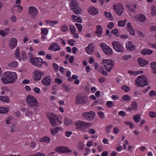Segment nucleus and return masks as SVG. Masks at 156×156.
<instances>
[{
	"mask_svg": "<svg viewBox=\"0 0 156 156\" xmlns=\"http://www.w3.org/2000/svg\"><path fill=\"white\" fill-rule=\"evenodd\" d=\"M17 78V75L15 72L8 71L4 72L1 78L4 84H11L14 83Z\"/></svg>",
	"mask_w": 156,
	"mask_h": 156,
	"instance_id": "1",
	"label": "nucleus"
},
{
	"mask_svg": "<svg viewBox=\"0 0 156 156\" xmlns=\"http://www.w3.org/2000/svg\"><path fill=\"white\" fill-rule=\"evenodd\" d=\"M135 85L138 87H143L148 84L147 78L144 76H138L135 80Z\"/></svg>",
	"mask_w": 156,
	"mask_h": 156,
	"instance_id": "2",
	"label": "nucleus"
},
{
	"mask_svg": "<svg viewBox=\"0 0 156 156\" xmlns=\"http://www.w3.org/2000/svg\"><path fill=\"white\" fill-rule=\"evenodd\" d=\"M27 104L31 107H36L38 105L37 99L33 96L28 95L26 99Z\"/></svg>",
	"mask_w": 156,
	"mask_h": 156,
	"instance_id": "3",
	"label": "nucleus"
},
{
	"mask_svg": "<svg viewBox=\"0 0 156 156\" xmlns=\"http://www.w3.org/2000/svg\"><path fill=\"white\" fill-rule=\"evenodd\" d=\"M102 63L103 64L105 70L108 72L111 71L114 65V61L110 59L103 60Z\"/></svg>",
	"mask_w": 156,
	"mask_h": 156,
	"instance_id": "4",
	"label": "nucleus"
},
{
	"mask_svg": "<svg viewBox=\"0 0 156 156\" xmlns=\"http://www.w3.org/2000/svg\"><path fill=\"white\" fill-rule=\"evenodd\" d=\"M48 117L51 125L53 126H56L58 123L59 124H61L62 123V121L60 120L58 116L53 113L51 114L50 115H49Z\"/></svg>",
	"mask_w": 156,
	"mask_h": 156,
	"instance_id": "5",
	"label": "nucleus"
},
{
	"mask_svg": "<svg viewBox=\"0 0 156 156\" xmlns=\"http://www.w3.org/2000/svg\"><path fill=\"white\" fill-rule=\"evenodd\" d=\"M112 44L116 51L121 53L124 51V48L123 45L119 41H114L112 42Z\"/></svg>",
	"mask_w": 156,
	"mask_h": 156,
	"instance_id": "6",
	"label": "nucleus"
},
{
	"mask_svg": "<svg viewBox=\"0 0 156 156\" xmlns=\"http://www.w3.org/2000/svg\"><path fill=\"white\" fill-rule=\"evenodd\" d=\"M95 113L93 111L83 112L82 115V118L88 121L92 120L94 117Z\"/></svg>",
	"mask_w": 156,
	"mask_h": 156,
	"instance_id": "7",
	"label": "nucleus"
},
{
	"mask_svg": "<svg viewBox=\"0 0 156 156\" xmlns=\"http://www.w3.org/2000/svg\"><path fill=\"white\" fill-rule=\"evenodd\" d=\"M113 8L117 14L120 16L123 13L124 8L122 5L120 3H115L113 5Z\"/></svg>",
	"mask_w": 156,
	"mask_h": 156,
	"instance_id": "8",
	"label": "nucleus"
},
{
	"mask_svg": "<svg viewBox=\"0 0 156 156\" xmlns=\"http://www.w3.org/2000/svg\"><path fill=\"white\" fill-rule=\"evenodd\" d=\"M30 61L33 65L38 67H41L43 62V59L40 57L31 58Z\"/></svg>",
	"mask_w": 156,
	"mask_h": 156,
	"instance_id": "9",
	"label": "nucleus"
},
{
	"mask_svg": "<svg viewBox=\"0 0 156 156\" xmlns=\"http://www.w3.org/2000/svg\"><path fill=\"white\" fill-rule=\"evenodd\" d=\"M44 73L40 70H35L33 73V77L35 81L40 80L42 76L44 75Z\"/></svg>",
	"mask_w": 156,
	"mask_h": 156,
	"instance_id": "10",
	"label": "nucleus"
},
{
	"mask_svg": "<svg viewBox=\"0 0 156 156\" xmlns=\"http://www.w3.org/2000/svg\"><path fill=\"white\" fill-rule=\"evenodd\" d=\"M100 46L103 49L104 52L106 55H111L112 53V51L109 47L104 43L100 44Z\"/></svg>",
	"mask_w": 156,
	"mask_h": 156,
	"instance_id": "11",
	"label": "nucleus"
},
{
	"mask_svg": "<svg viewBox=\"0 0 156 156\" xmlns=\"http://www.w3.org/2000/svg\"><path fill=\"white\" fill-rule=\"evenodd\" d=\"M70 9L74 12L75 14L77 13L78 12V8L77 3L76 0H71L70 3Z\"/></svg>",
	"mask_w": 156,
	"mask_h": 156,
	"instance_id": "12",
	"label": "nucleus"
},
{
	"mask_svg": "<svg viewBox=\"0 0 156 156\" xmlns=\"http://www.w3.org/2000/svg\"><path fill=\"white\" fill-rule=\"evenodd\" d=\"M94 45L93 43H89L85 48L86 53L89 55L93 54L94 51Z\"/></svg>",
	"mask_w": 156,
	"mask_h": 156,
	"instance_id": "13",
	"label": "nucleus"
},
{
	"mask_svg": "<svg viewBox=\"0 0 156 156\" xmlns=\"http://www.w3.org/2000/svg\"><path fill=\"white\" fill-rule=\"evenodd\" d=\"M28 12L29 14H31L33 18H35L37 14V9L34 7L31 6L29 7Z\"/></svg>",
	"mask_w": 156,
	"mask_h": 156,
	"instance_id": "14",
	"label": "nucleus"
},
{
	"mask_svg": "<svg viewBox=\"0 0 156 156\" xmlns=\"http://www.w3.org/2000/svg\"><path fill=\"white\" fill-rule=\"evenodd\" d=\"M9 46L11 49L14 48L17 45V40L16 38L11 39L9 41Z\"/></svg>",
	"mask_w": 156,
	"mask_h": 156,
	"instance_id": "15",
	"label": "nucleus"
},
{
	"mask_svg": "<svg viewBox=\"0 0 156 156\" xmlns=\"http://www.w3.org/2000/svg\"><path fill=\"white\" fill-rule=\"evenodd\" d=\"M51 79L50 77L46 76L43 78L42 81L41 83L45 86H48L51 83Z\"/></svg>",
	"mask_w": 156,
	"mask_h": 156,
	"instance_id": "16",
	"label": "nucleus"
},
{
	"mask_svg": "<svg viewBox=\"0 0 156 156\" xmlns=\"http://www.w3.org/2000/svg\"><path fill=\"white\" fill-rule=\"evenodd\" d=\"M55 150L60 153L69 152L71 151L68 147H59L56 148Z\"/></svg>",
	"mask_w": 156,
	"mask_h": 156,
	"instance_id": "17",
	"label": "nucleus"
},
{
	"mask_svg": "<svg viewBox=\"0 0 156 156\" xmlns=\"http://www.w3.org/2000/svg\"><path fill=\"white\" fill-rule=\"evenodd\" d=\"M126 48L127 49L131 51L134 50L135 49V46L131 41L127 42L126 44Z\"/></svg>",
	"mask_w": 156,
	"mask_h": 156,
	"instance_id": "18",
	"label": "nucleus"
},
{
	"mask_svg": "<svg viewBox=\"0 0 156 156\" xmlns=\"http://www.w3.org/2000/svg\"><path fill=\"white\" fill-rule=\"evenodd\" d=\"M90 123H87L85 122L79 121V129L83 130L85 129L87 125L89 126Z\"/></svg>",
	"mask_w": 156,
	"mask_h": 156,
	"instance_id": "19",
	"label": "nucleus"
},
{
	"mask_svg": "<svg viewBox=\"0 0 156 156\" xmlns=\"http://www.w3.org/2000/svg\"><path fill=\"white\" fill-rule=\"evenodd\" d=\"M49 50H52L53 51H57L60 49V48L58 44L56 43H53L50 45L49 47Z\"/></svg>",
	"mask_w": 156,
	"mask_h": 156,
	"instance_id": "20",
	"label": "nucleus"
},
{
	"mask_svg": "<svg viewBox=\"0 0 156 156\" xmlns=\"http://www.w3.org/2000/svg\"><path fill=\"white\" fill-rule=\"evenodd\" d=\"M136 20L139 21L140 22L144 23L146 20V17L145 15L143 14H140L136 16Z\"/></svg>",
	"mask_w": 156,
	"mask_h": 156,
	"instance_id": "21",
	"label": "nucleus"
},
{
	"mask_svg": "<svg viewBox=\"0 0 156 156\" xmlns=\"http://www.w3.org/2000/svg\"><path fill=\"white\" fill-rule=\"evenodd\" d=\"M88 12L91 15H95L97 14L98 12V10L95 7L90 6L88 9Z\"/></svg>",
	"mask_w": 156,
	"mask_h": 156,
	"instance_id": "22",
	"label": "nucleus"
},
{
	"mask_svg": "<svg viewBox=\"0 0 156 156\" xmlns=\"http://www.w3.org/2000/svg\"><path fill=\"white\" fill-rule=\"evenodd\" d=\"M96 29L97 30L95 31V33L97 34L98 37H101L102 32L101 26L100 25H98L96 27Z\"/></svg>",
	"mask_w": 156,
	"mask_h": 156,
	"instance_id": "23",
	"label": "nucleus"
},
{
	"mask_svg": "<svg viewBox=\"0 0 156 156\" xmlns=\"http://www.w3.org/2000/svg\"><path fill=\"white\" fill-rule=\"evenodd\" d=\"M62 129L63 128L61 127H56L51 129V133L52 135H54L58 133L59 131H62Z\"/></svg>",
	"mask_w": 156,
	"mask_h": 156,
	"instance_id": "24",
	"label": "nucleus"
},
{
	"mask_svg": "<svg viewBox=\"0 0 156 156\" xmlns=\"http://www.w3.org/2000/svg\"><path fill=\"white\" fill-rule=\"evenodd\" d=\"M45 22L47 26H50L51 27H53L58 23V21H51L47 20H46Z\"/></svg>",
	"mask_w": 156,
	"mask_h": 156,
	"instance_id": "25",
	"label": "nucleus"
},
{
	"mask_svg": "<svg viewBox=\"0 0 156 156\" xmlns=\"http://www.w3.org/2000/svg\"><path fill=\"white\" fill-rule=\"evenodd\" d=\"M14 56L18 60H21L20 49L18 47H17L15 50Z\"/></svg>",
	"mask_w": 156,
	"mask_h": 156,
	"instance_id": "26",
	"label": "nucleus"
},
{
	"mask_svg": "<svg viewBox=\"0 0 156 156\" xmlns=\"http://www.w3.org/2000/svg\"><path fill=\"white\" fill-rule=\"evenodd\" d=\"M153 52V50L145 48L142 50L141 51V53L144 55L146 54L150 55Z\"/></svg>",
	"mask_w": 156,
	"mask_h": 156,
	"instance_id": "27",
	"label": "nucleus"
},
{
	"mask_svg": "<svg viewBox=\"0 0 156 156\" xmlns=\"http://www.w3.org/2000/svg\"><path fill=\"white\" fill-rule=\"evenodd\" d=\"M138 63L139 65L141 66H143L148 63V61L140 58L138 59Z\"/></svg>",
	"mask_w": 156,
	"mask_h": 156,
	"instance_id": "28",
	"label": "nucleus"
},
{
	"mask_svg": "<svg viewBox=\"0 0 156 156\" xmlns=\"http://www.w3.org/2000/svg\"><path fill=\"white\" fill-rule=\"evenodd\" d=\"M151 67L152 73L154 74H156V61L151 63Z\"/></svg>",
	"mask_w": 156,
	"mask_h": 156,
	"instance_id": "29",
	"label": "nucleus"
},
{
	"mask_svg": "<svg viewBox=\"0 0 156 156\" xmlns=\"http://www.w3.org/2000/svg\"><path fill=\"white\" fill-rule=\"evenodd\" d=\"M18 64L17 62L15 61H13L11 63L8 65L9 68L10 69L16 68L18 66Z\"/></svg>",
	"mask_w": 156,
	"mask_h": 156,
	"instance_id": "30",
	"label": "nucleus"
},
{
	"mask_svg": "<svg viewBox=\"0 0 156 156\" xmlns=\"http://www.w3.org/2000/svg\"><path fill=\"white\" fill-rule=\"evenodd\" d=\"M9 30L10 28H6L4 31L0 30V35L2 37H4L9 34Z\"/></svg>",
	"mask_w": 156,
	"mask_h": 156,
	"instance_id": "31",
	"label": "nucleus"
},
{
	"mask_svg": "<svg viewBox=\"0 0 156 156\" xmlns=\"http://www.w3.org/2000/svg\"><path fill=\"white\" fill-rule=\"evenodd\" d=\"M73 122V121L71 119H69L67 118H66L64 119V123L66 126H68L72 124Z\"/></svg>",
	"mask_w": 156,
	"mask_h": 156,
	"instance_id": "32",
	"label": "nucleus"
},
{
	"mask_svg": "<svg viewBox=\"0 0 156 156\" xmlns=\"http://www.w3.org/2000/svg\"><path fill=\"white\" fill-rule=\"evenodd\" d=\"M126 7L129 9V11H132L134 13H135L136 12V6L135 4H133V7L132 6H130L129 5H127Z\"/></svg>",
	"mask_w": 156,
	"mask_h": 156,
	"instance_id": "33",
	"label": "nucleus"
},
{
	"mask_svg": "<svg viewBox=\"0 0 156 156\" xmlns=\"http://www.w3.org/2000/svg\"><path fill=\"white\" fill-rule=\"evenodd\" d=\"M0 101L5 102H9L10 101L8 97L6 96H0Z\"/></svg>",
	"mask_w": 156,
	"mask_h": 156,
	"instance_id": "34",
	"label": "nucleus"
},
{
	"mask_svg": "<svg viewBox=\"0 0 156 156\" xmlns=\"http://www.w3.org/2000/svg\"><path fill=\"white\" fill-rule=\"evenodd\" d=\"M40 141L41 142H44L46 143H48L50 142V140L49 137L45 136L41 138Z\"/></svg>",
	"mask_w": 156,
	"mask_h": 156,
	"instance_id": "35",
	"label": "nucleus"
},
{
	"mask_svg": "<svg viewBox=\"0 0 156 156\" xmlns=\"http://www.w3.org/2000/svg\"><path fill=\"white\" fill-rule=\"evenodd\" d=\"M10 91V90L6 87H3L2 88L1 93L2 94H7Z\"/></svg>",
	"mask_w": 156,
	"mask_h": 156,
	"instance_id": "36",
	"label": "nucleus"
},
{
	"mask_svg": "<svg viewBox=\"0 0 156 156\" xmlns=\"http://www.w3.org/2000/svg\"><path fill=\"white\" fill-rule=\"evenodd\" d=\"M133 119L135 122L138 123L140 119V116L139 114H137L133 115Z\"/></svg>",
	"mask_w": 156,
	"mask_h": 156,
	"instance_id": "37",
	"label": "nucleus"
},
{
	"mask_svg": "<svg viewBox=\"0 0 156 156\" xmlns=\"http://www.w3.org/2000/svg\"><path fill=\"white\" fill-rule=\"evenodd\" d=\"M130 106L133 110H136L137 109V104L135 101H133Z\"/></svg>",
	"mask_w": 156,
	"mask_h": 156,
	"instance_id": "38",
	"label": "nucleus"
},
{
	"mask_svg": "<svg viewBox=\"0 0 156 156\" xmlns=\"http://www.w3.org/2000/svg\"><path fill=\"white\" fill-rule=\"evenodd\" d=\"M106 106L110 108H112L115 106V103L111 101H108L107 102Z\"/></svg>",
	"mask_w": 156,
	"mask_h": 156,
	"instance_id": "39",
	"label": "nucleus"
},
{
	"mask_svg": "<svg viewBox=\"0 0 156 156\" xmlns=\"http://www.w3.org/2000/svg\"><path fill=\"white\" fill-rule=\"evenodd\" d=\"M28 156H45V155L43 153L38 152L35 153L30 154Z\"/></svg>",
	"mask_w": 156,
	"mask_h": 156,
	"instance_id": "40",
	"label": "nucleus"
},
{
	"mask_svg": "<svg viewBox=\"0 0 156 156\" xmlns=\"http://www.w3.org/2000/svg\"><path fill=\"white\" fill-rule=\"evenodd\" d=\"M113 127V125L111 124L105 127V130L106 131V133L108 134L110 132V129H112Z\"/></svg>",
	"mask_w": 156,
	"mask_h": 156,
	"instance_id": "41",
	"label": "nucleus"
},
{
	"mask_svg": "<svg viewBox=\"0 0 156 156\" xmlns=\"http://www.w3.org/2000/svg\"><path fill=\"white\" fill-rule=\"evenodd\" d=\"M126 28L128 30L130 34H131L133 35H135V32L132 26L129 27H128L127 28Z\"/></svg>",
	"mask_w": 156,
	"mask_h": 156,
	"instance_id": "42",
	"label": "nucleus"
},
{
	"mask_svg": "<svg viewBox=\"0 0 156 156\" xmlns=\"http://www.w3.org/2000/svg\"><path fill=\"white\" fill-rule=\"evenodd\" d=\"M41 32L42 34L46 35L48 34V30L47 28H42L41 29Z\"/></svg>",
	"mask_w": 156,
	"mask_h": 156,
	"instance_id": "43",
	"label": "nucleus"
},
{
	"mask_svg": "<svg viewBox=\"0 0 156 156\" xmlns=\"http://www.w3.org/2000/svg\"><path fill=\"white\" fill-rule=\"evenodd\" d=\"M8 112L7 108L4 107H0V113H5Z\"/></svg>",
	"mask_w": 156,
	"mask_h": 156,
	"instance_id": "44",
	"label": "nucleus"
},
{
	"mask_svg": "<svg viewBox=\"0 0 156 156\" xmlns=\"http://www.w3.org/2000/svg\"><path fill=\"white\" fill-rule=\"evenodd\" d=\"M151 14L154 16L156 15V9H155V6L154 5L151 7Z\"/></svg>",
	"mask_w": 156,
	"mask_h": 156,
	"instance_id": "45",
	"label": "nucleus"
},
{
	"mask_svg": "<svg viewBox=\"0 0 156 156\" xmlns=\"http://www.w3.org/2000/svg\"><path fill=\"white\" fill-rule=\"evenodd\" d=\"M14 6L16 8L17 11L18 12H21L23 10V7L20 5H14Z\"/></svg>",
	"mask_w": 156,
	"mask_h": 156,
	"instance_id": "46",
	"label": "nucleus"
},
{
	"mask_svg": "<svg viewBox=\"0 0 156 156\" xmlns=\"http://www.w3.org/2000/svg\"><path fill=\"white\" fill-rule=\"evenodd\" d=\"M68 28L67 26L65 24L63 25L61 28V30L62 32L66 31H68Z\"/></svg>",
	"mask_w": 156,
	"mask_h": 156,
	"instance_id": "47",
	"label": "nucleus"
},
{
	"mask_svg": "<svg viewBox=\"0 0 156 156\" xmlns=\"http://www.w3.org/2000/svg\"><path fill=\"white\" fill-rule=\"evenodd\" d=\"M111 33L114 34L116 37H118L119 36V31L117 29H115L112 30Z\"/></svg>",
	"mask_w": 156,
	"mask_h": 156,
	"instance_id": "48",
	"label": "nucleus"
},
{
	"mask_svg": "<svg viewBox=\"0 0 156 156\" xmlns=\"http://www.w3.org/2000/svg\"><path fill=\"white\" fill-rule=\"evenodd\" d=\"M122 98L125 101H129L131 99L130 97L128 95H124L122 97Z\"/></svg>",
	"mask_w": 156,
	"mask_h": 156,
	"instance_id": "49",
	"label": "nucleus"
},
{
	"mask_svg": "<svg viewBox=\"0 0 156 156\" xmlns=\"http://www.w3.org/2000/svg\"><path fill=\"white\" fill-rule=\"evenodd\" d=\"M149 115L151 118H154L156 117V113L153 111L149 112Z\"/></svg>",
	"mask_w": 156,
	"mask_h": 156,
	"instance_id": "50",
	"label": "nucleus"
},
{
	"mask_svg": "<svg viewBox=\"0 0 156 156\" xmlns=\"http://www.w3.org/2000/svg\"><path fill=\"white\" fill-rule=\"evenodd\" d=\"M125 26V24L122 20H120L118 22V26L119 27H124Z\"/></svg>",
	"mask_w": 156,
	"mask_h": 156,
	"instance_id": "51",
	"label": "nucleus"
},
{
	"mask_svg": "<svg viewBox=\"0 0 156 156\" xmlns=\"http://www.w3.org/2000/svg\"><path fill=\"white\" fill-rule=\"evenodd\" d=\"M131 58V56L128 55H125L122 56V59L125 60H127Z\"/></svg>",
	"mask_w": 156,
	"mask_h": 156,
	"instance_id": "52",
	"label": "nucleus"
},
{
	"mask_svg": "<svg viewBox=\"0 0 156 156\" xmlns=\"http://www.w3.org/2000/svg\"><path fill=\"white\" fill-rule=\"evenodd\" d=\"M121 88L122 90H124L126 92H128L130 90V88L129 87L125 85L122 86V87Z\"/></svg>",
	"mask_w": 156,
	"mask_h": 156,
	"instance_id": "53",
	"label": "nucleus"
},
{
	"mask_svg": "<svg viewBox=\"0 0 156 156\" xmlns=\"http://www.w3.org/2000/svg\"><path fill=\"white\" fill-rule=\"evenodd\" d=\"M71 19L74 22H78V17L75 15H72L71 16Z\"/></svg>",
	"mask_w": 156,
	"mask_h": 156,
	"instance_id": "54",
	"label": "nucleus"
},
{
	"mask_svg": "<svg viewBox=\"0 0 156 156\" xmlns=\"http://www.w3.org/2000/svg\"><path fill=\"white\" fill-rule=\"evenodd\" d=\"M149 95L150 97L156 96V92L153 90H151L149 93Z\"/></svg>",
	"mask_w": 156,
	"mask_h": 156,
	"instance_id": "55",
	"label": "nucleus"
},
{
	"mask_svg": "<svg viewBox=\"0 0 156 156\" xmlns=\"http://www.w3.org/2000/svg\"><path fill=\"white\" fill-rule=\"evenodd\" d=\"M78 76L77 75H73L72 77H69L68 78V80L69 81H72L73 80L76 79L77 78Z\"/></svg>",
	"mask_w": 156,
	"mask_h": 156,
	"instance_id": "56",
	"label": "nucleus"
},
{
	"mask_svg": "<svg viewBox=\"0 0 156 156\" xmlns=\"http://www.w3.org/2000/svg\"><path fill=\"white\" fill-rule=\"evenodd\" d=\"M68 42L69 44L71 46H73L75 44V41L73 39H69L68 40Z\"/></svg>",
	"mask_w": 156,
	"mask_h": 156,
	"instance_id": "57",
	"label": "nucleus"
},
{
	"mask_svg": "<svg viewBox=\"0 0 156 156\" xmlns=\"http://www.w3.org/2000/svg\"><path fill=\"white\" fill-rule=\"evenodd\" d=\"M25 113L26 115L27 116L29 117L31 116L32 115V112L28 110H26L25 111Z\"/></svg>",
	"mask_w": 156,
	"mask_h": 156,
	"instance_id": "58",
	"label": "nucleus"
},
{
	"mask_svg": "<svg viewBox=\"0 0 156 156\" xmlns=\"http://www.w3.org/2000/svg\"><path fill=\"white\" fill-rule=\"evenodd\" d=\"M128 72L130 74L135 76H137V75H138V73L137 71H133L131 70H130L129 71H128Z\"/></svg>",
	"mask_w": 156,
	"mask_h": 156,
	"instance_id": "59",
	"label": "nucleus"
},
{
	"mask_svg": "<svg viewBox=\"0 0 156 156\" xmlns=\"http://www.w3.org/2000/svg\"><path fill=\"white\" fill-rule=\"evenodd\" d=\"M33 90L35 93L37 94H39L41 91L40 89L37 87H35L33 89Z\"/></svg>",
	"mask_w": 156,
	"mask_h": 156,
	"instance_id": "60",
	"label": "nucleus"
},
{
	"mask_svg": "<svg viewBox=\"0 0 156 156\" xmlns=\"http://www.w3.org/2000/svg\"><path fill=\"white\" fill-rule=\"evenodd\" d=\"M114 26V24L113 22H111L107 25L108 28L109 29H112Z\"/></svg>",
	"mask_w": 156,
	"mask_h": 156,
	"instance_id": "61",
	"label": "nucleus"
},
{
	"mask_svg": "<svg viewBox=\"0 0 156 156\" xmlns=\"http://www.w3.org/2000/svg\"><path fill=\"white\" fill-rule=\"evenodd\" d=\"M70 30L72 34L75 33L76 31V28L75 27L73 26H71L69 27Z\"/></svg>",
	"mask_w": 156,
	"mask_h": 156,
	"instance_id": "62",
	"label": "nucleus"
},
{
	"mask_svg": "<svg viewBox=\"0 0 156 156\" xmlns=\"http://www.w3.org/2000/svg\"><path fill=\"white\" fill-rule=\"evenodd\" d=\"M106 79L104 77H101L98 79V81L99 83H102L105 81Z\"/></svg>",
	"mask_w": 156,
	"mask_h": 156,
	"instance_id": "63",
	"label": "nucleus"
},
{
	"mask_svg": "<svg viewBox=\"0 0 156 156\" xmlns=\"http://www.w3.org/2000/svg\"><path fill=\"white\" fill-rule=\"evenodd\" d=\"M104 14L105 16L108 18H110L112 16V14L110 12H108L106 11L104 12Z\"/></svg>",
	"mask_w": 156,
	"mask_h": 156,
	"instance_id": "64",
	"label": "nucleus"
}]
</instances>
